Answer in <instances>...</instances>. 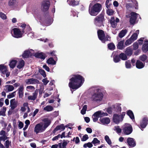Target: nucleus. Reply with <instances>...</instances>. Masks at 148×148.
Segmentation results:
<instances>
[{"label":"nucleus","mask_w":148,"mask_h":148,"mask_svg":"<svg viewBox=\"0 0 148 148\" xmlns=\"http://www.w3.org/2000/svg\"><path fill=\"white\" fill-rule=\"evenodd\" d=\"M25 65V62L22 59H20L17 63V67L18 69H21L23 68Z\"/></svg>","instance_id":"nucleus-21"},{"label":"nucleus","mask_w":148,"mask_h":148,"mask_svg":"<svg viewBox=\"0 0 148 148\" xmlns=\"http://www.w3.org/2000/svg\"><path fill=\"white\" fill-rule=\"evenodd\" d=\"M104 21V15L102 14H101L95 18L94 23L97 26H101L103 25Z\"/></svg>","instance_id":"nucleus-9"},{"label":"nucleus","mask_w":148,"mask_h":148,"mask_svg":"<svg viewBox=\"0 0 148 148\" xmlns=\"http://www.w3.org/2000/svg\"><path fill=\"white\" fill-rule=\"evenodd\" d=\"M127 115L132 119H134V116L131 110H129L127 112Z\"/></svg>","instance_id":"nucleus-40"},{"label":"nucleus","mask_w":148,"mask_h":148,"mask_svg":"<svg viewBox=\"0 0 148 148\" xmlns=\"http://www.w3.org/2000/svg\"><path fill=\"white\" fill-rule=\"evenodd\" d=\"M107 13L109 15H112L114 13V11L111 9H108L107 10Z\"/></svg>","instance_id":"nucleus-49"},{"label":"nucleus","mask_w":148,"mask_h":148,"mask_svg":"<svg viewBox=\"0 0 148 148\" xmlns=\"http://www.w3.org/2000/svg\"><path fill=\"white\" fill-rule=\"evenodd\" d=\"M119 57L120 58L123 60H127V59L126 55L123 53H121L120 54Z\"/></svg>","instance_id":"nucleus-38"},{"label":"nucleus","mask_w":148,"mask_h":148,"mask_svg":"<svg viewBox=\"0 0 148 148\" xmlns=\"http://www.w3.org/2000/svg\"><path fill=\"white\" fill-rule=\"evenodd\" d=\"M142 50L144 53H146L148 51V41H145V43L143 45Z\"/></svg>","instance_id":"nucleus-22"},{"label":"nucleus","mask_w":148,"mask_h":148,"mask_svg":"<svg viewBox=\"0 0 148 148\" xmlns=\"http://www.w3.org/2000/svg\"><path fill=\"white\" fill-rule=\"evenodd\" d=\"M102 8V5L99 3L95 4L92 6L90 5L89 8V13L91 16H96L100 12Z\"/></svg>","instance_id":"nucleus-4"},{"label":"nucleus","mask_w":148,"mask_h":148,"mask_svg":"<svg viewBox=\"0 0 148 148\" xmlns=\"http://www.w3.org/2000/svg\"><path fill=\"white\" fill-rule=\"evenodd\" d=\"M105 139L107 143L109 145H111L112 143V142L111 140L110 139L109 137L107 136L106 135L105 137Z\"/></svg>","instance_id":"nucleus-44"},{"label":"nucleus","mask_w":148,"mask_h":148,"mask_svg":"<svg viewBox=\"0 0 148 148\" xmlns=\"http://www.w3.org/2000/svg\"><path fill=\"white\" fill-rule=\"evenodd\" d=\"M42 81L43 82L44 84L45 85H46L49 82V80H47V78H45L42 79Z\"/></svg>","instance_id":"nucleus-61"},{"label":"nucleus","mask_w":148,"mask_h":148,"mask_svg":"<svg viewBox=\"0 0 148 148\" xmlns=\"http://www.w3.org/2000/svg\"><path fill=\"white\" fill-rule=\"evenodd\" d=\"M139 33V30H137L136 31L135 33H134L131 37L130 38L133 40V41H134L135 40H136L138 37V34Z\"/></svg>","instance_id":"nucleus-30"},{"label":"nucleus","mask_w":148,"mask_h":148,"mask_svg":"<svg viewBox=\"0 0 148 148\" xmlns=\"http://www.w3.org/2000/svg\"><path fill=\"white\" fill-rule=\"evenodd\" d=\"M65 128V127L63 124L57 126L54 129V131H56L59 130H63Z\"/></svg>","instance_id":"nucleus-37"},{"label":"nucleus","mask_w":148,"mask_h":148,"mask_svg":"<svg viewBox=\"0 0 148 148\" xmlns=\"http://www.w3.org/2000/svg\"><path fill=\"white\" fill-rule=\"evenodd\" d=\"M92 90L94 92L92 94L91 97V100L94 102H99L102 99L103 95L101 90L99 89L94 88Z\"/></svg>","instance_id":"nucleus-3"},{"label":"nucleus","mask_w":148,"mask_h":148,"mask_svg":"<svg viewBox=\"0 0 148 148\" xmlns=\"http://www.w3.org/2000/svg\"><path fill=\"white\" fill-rule=\"evenodd\" d=\"M23 123L21 121L19 122L18 124V127L20 129L23 128Z\"/></svg>","instance_id":"nucleus-64"},{"label":"nucleus","mask_w":148,"mask_h":148,"mask_svg":"<svg viewBox=\"0 0 148 148\" xmlns=\"http://www.w3.org/2000/svg\"><path fill=\"white\" fill-rule=\"evenodd\" d=\"M34 54V51L32 49L27 50L24 51L22 55V57L23 58H27L30 56L33 55Z\"/></svg>","instance_id":"nucleus-12"},{"label":"nucleus","mask_w":148,"mask_h":148,"mask_svg":"<svg viewBox=\"0 0 148 148\" xmlns=\"http://www.w3.org/2000/svg\"><path fill=\"white\" fill-rule=\"evenodd\" d=\"M147 58V56L146 55H143L140 56V59L142 61H145L146 60Z\"/></svg>","instance_id":"nucleus-54"},{"label":"nucleus","mask_w":148,"mask_h":148,"mask_svg":"<svg viewBox=\"0 0 148 148\" xmlns=\"http://www.w3.org/2000/svg\"><path fill=\"white\" fill-rule=\"evenodd\" d=\"M15 95V92H14L8 95V98L9 99H10L12 97H13Z\"/></svg>","instance_id":"nucleus-56"},{"label":"nucleus","mask_w":148,"mask_h":148,"mask_svg":"<svg viewBox=\"0 0 148 148\" xmlns=\"http://www.w3.org/2000/svg\"><path fill=\"white\" fill-rule=\"evenodd\" d=\"M60 135L59 134L58 136H56L52 138V140L54 141L57 140H58L59 138L60 137Z\"/></svg>","instance_id":"nucleus-63"},{"label":"nucleus","mask_w":148,"mask_h":148,"mask_svg":"<svg viewBox=\"0 0 148 148\" xmlns=\"http://www.w3.org/2000/svg\"><path fill=\"white\" fill-rule=\"evenodd\" d=\"M114 130L118 133H120L122 130L118 126L115 127Z\"/></svg>","instance_id":"nucleus-46"},{"label":"nucleus","mask_w":148,"mask_h":148,"mask_svg":"<svg viewBox=\"0 0 148 148\" xmlns=\"http://www.w3.org/2000/svg\"><path fill=\"white\" fill-rule=\"evenodd\" d=\"M14 87L11 85H7L5 86V90L6 92H9L12 91L14 90Z\"/></svg>","instance_id":"nucleus-27"},{"label":"nucleus","mask_w":148,"mask_h":148,"mask_svg":"<svg viewBox=\"0 0 148 148\" xmlns=\"http://www.w3.org/2000/svg\"><path fill=\"white\" fill-rule=\"evenodd\" d=\"M17 106V102L15 101V99H12L10 101V110H13L16 108Z\"/></svg>","instance_id":"nucleus-19"},{"label":"nucleus","mask_w":148,"mask_h":148,"mask_svg":"<svg viewBox=\"0 0 148 148\" xmlns=\"http://www.w3.org/2000/svg\"><path fill=\"white\" fill-rule=\"evenodd\" d=\"M97 34L99 39L103 43L110 39L109 36L108 35L105 36L104 32L102 30H98Z\"/></svg>","instance_id":"nucleus-6"},{"label":"nucleus","mask_w":148,"mask_h":148,"mask_svg":"<svg viewBox=\"0 0 148 148\" xmlns=\"http://www.w3.org/2000/svg\"><path fill=\"white\" fill-rule=\"evenodd\" d=\"M51 121L48 119H45L43 122L37 124L34 128V132L36 134L44 132L46 128L50 125Z\"/></svg>","instance_id":"nucleus-2"},{"label":"nucleus","mask_w":148,"mask_h":148,"mask_svg":"<svg viewBox=\"0 0 148 148\" xmlns=\"http://www.w3.org/2000/svg\"><path fill=\"white\" fill-rule=\"evenodd\" d=\"M24 87L23 85H21L18 88V94L20 98H22L23 95Z\"/></svg>","instance_id":"nucleus-26"},{"label":"nucleus","mask_w":148,"mask_h":148,"mask_svg":"<svg viewBox=\"0 0 148 148\" xmlns=\"http://www.w3.org/2000/svg\"><path fill=\"white\" fill-rule=\"evenodd\" d=\"M108 48L110 50H113L115 48V46L114 44L112 43H110L108 45Z\"/></svg>","instance_id":"nucleus-41"},{"label":"nucleus","mask_w":148,"mask_h":148,"mask_svg":"<svg viewBox=\"0 0 148 148\" xmlns=\"http://www.w3.org/2000/svg\"><path fill=\"white\" fill-rule=\"evenodd\" d=\"M24 33L25 32L24 30L21 31L20 29L17 28L13 29L11 32L12 36L16 38H21Z\"/></svg>","instance_id":"nucleus-5"},{"label":"nucleus","mask_w":148,"mask_h":148,"mask_svg":"<svg viewBox=\"0 0 148 148\" xmlns=\"http://www.w3.org/2000/svg\"><path fill=\"white\" fill-rule=\"evenodd\" d=\"M108 115L107 113L103 112L101 111H97L94 113L92 115V118L94 122L97 121L99 118L107 116Z\"/></svg>","instance_id":"nucleus-7"},{"label":"nucleus","mask_w":148,"mask_h":148,"mask_svg":"<svg viewBox=\"0 0 148 148\" xmlns=\"http://www.w3.org/2000/svg\"><path fill=\"white\" fill-rule=\"evenodd\" d=\"M100 123L104 125L108 124L110 122V120L108 117L100 118L99 119Z\"/></svg>","instance_id":"nucleus-18"},{"label":"nucleus","mask_w":148,"mask_h":148,"mask_svg":"<svg viewBox=\"0 0 148 148\" xmlns=\"http://www.w3.org/2000/svg\"><path fill=\"white\" fill-rule=\"evenodd\" d=\"M34 55L35 57L37 58H39L44 60L45 58V55L44 54L42 53H37L34 54Z\"/></svg>","instance_id":"nucleus-25"},{"label":"nucleus","mask_w":148,"mask_h":148,"mask_svg":"<svg viewBox=\"0 0 148 148\" xmlns=\"http://www.w3.org/2000/svg\"><path fill=\"white\" fill-rule=\"evenodd\" d=\"M124 42V40H122L118 43L117 46L118 49H122L124 47L123 45Z\"/></svg>","instance_id":"nucleus-32"},{"label":"nucleus","mask_w":148,"mask_h":148,"mask_svg":"<svg viewBox=\"0 0 148 148\" xmlns=\"http://www.w3.org/2000/svg\"><path fill=\"white\" fill-rule=\"evenodd\" d=\"M92 146V143H87L85 144L83 146V147L84 148H86L87 147H88L89 148H91Z\"/></svg>","instance_id":"nucleus-51"},{"label":"nucleus","mask_w":148,"mask_h":148,"mask_svg":"<svg viewBox=\"0 0 148 148\" xmlns=\"http://www.w3.org/2000/svg\"><path fill=\"white\" fill-rule=\"evenodd\" d=\"M99 142L100 141L96 138H95L92 142V143L94 144L95 145H96L97 143H99Z\"/></svg>","instance_id":"nucleus-52"},{"label":"nucleus","mask_w":148,"mask_h":148,"mask_svg":"<svg viewBox=\"0 0 148 148\" xmlns=\"http://www.w3.org/2000/svg\"><path fill=\"white\" fill-rule=\"evenodd\" d=\"M125 113L123 112L120 114H114L113 116V120L114 122L116 124H118L122 122L125 115Z\"/></svg>","instance_id":"nucleus-8"},{"label":"nucleus","mask_w":148,"mask_h":148,"mask_svg":"<svg viewBox=\"0 0 148 148\" xmlns=\"http://www.w3.org/2000/svg\"><path fill=\"white\" fill-rule=\"evenodd\" d=\"M47 63L49 64L55 65L56 62L52 58H50L47 61Z\"/></svg>","instance_id":"nucleus-33"},{"label":"nucleus","mask_w":148,"mask_h":148,"mask_svg":"<svg viewBox=\"0 0 148 148\" xmlns=\"http://www.w3.org/2000/svg\"><path fill=\"white\" fill-rule=\"evenodd\" d=\"M145 66V64L139 60H137L136 63V67L139 69L143 68Z\"/></svg>","instance_id":"nucleus-28"},{"label":"nucleus","mask_w":148,"mask_h":148,"mask_svg":"<svg viewBox=\"0 0 148 148\" xmlns=\"http://www.w3.org/2000/svg\"><path fill=\"white\" fill-rule=\"evenodd\" d=\"M148 123V120L147 118H143V121L141 122L140 128L141 130H143L142 129L145 128Z\"/></svg>","instance_id":"nucleus-17"},{"label":"nucleus","mask_w":148,"mask_h":148,"mask_svg":"<svg viewBox=\"0 0 148 148\" xmlns=\"http://www.w3.org/2000/svg\"><path fill=\"white\" fill-rule=\"evenodd\" d=\"M68 3L70 5H78L79 3L77 1H75V0H69L67 1Z\"/></svg>","instance_id":"nucleus-34"},{"label":"nucleus","mask_w":148,"mask_h":148,"mask_svg":"<svg viewBox=\"0 0 148 148\" xmlns=\"http://www.w3.org/2000/svg\"><path fill=\"white\" fill-rule=\"evenodd\" d=\"M121 104H117V105H116V108L117 109V111L118 112H120L121 110V108L120 106Z\"/></svg>","instance_id":"nucleus-60"},{"label":"nucleus","mask_w":148,"mask_h":148,"mask_svg":"<svg viewBox=\"0 0 148 148\" xmlns=\"http://www.w3.org/2000/svg\"><path fill=\"white\" fill-rule=\"evenodd\" d=\"M87 109V106L86 105H84L81 111V113L82 114H86V111Z\"/></svg>","instance_id":"nucleus-43"},{"label":"nucleus","mask_w":148,"mask_h":148,"mask_svg":"<svg viewBox=\"0 0 148 148\" xmlns=\"http://www.w3.org/2000/svg\"><path fill=\"white\" fill-rule=\"evenodd\" d=\"M114 61L115 62L117 63L120 61V59L118 56H116L114 57Z\"/></svg>","instance_id":"nucleus-48"},{"label":"nucleus","mask_w":148,"mask_h":148,"mask_svg":"<svg viewBox=\"0 0 148 148\" xmlns=\"http://www.w3.org/2000/svg\"><path fill=\"white\" fill-rule=\"evenodd\" d=\"M132 128L131 125L126 124L123 126V131L125 134H129L132 133Z\"/></svg>","instance_id":"nucleus-10"},{"label":"nucleus","mask_w":148,"mask_h":148,"mask_svg":"<svg viewBox=\"0 0 148 148\" xmlns=\"http://www.w3.org/2000/svg\"><path fill=\"white\" fill-rule=\"evenodd\" d=\"M69 141L68 140H64L62 143L58 144V146L60 148H66V146Z\"/></svg>","instance_id":"nucleus-20"},{"label":"nucleus","mask_w":148,"mask_h":148,"mask_svg":"<svg viewBox=\"0 0 148 148\" xmlns=\"http://www.w3.org/2000/svg\"><path fill=\"white\" fill-rule=\"evenodd\" d=\"M27 109V112L29 113L30 111V109L28 106V103L27 102H24L23 103L22 106L21 107L20 110L23 112H25Z\"/></svg>","instance_id":"nucleus-15"},{"label":"nucleus","mask_w":148,"mask_h":148,"mask_svg":"<svg viewBox=\"0 0 148 148\" xmlns=\"http://www.w3.org/2000/svg\"><path fill=\"white\" fill-rule=\"evenodd\" d=\"M134 41L130 38L127 40L125 42V44L126 46H128L131 44Z\"/></svg>","instance_id":"nucleus-45"},{"label":"nucleus","mask_w":148,"mask_h":148,"mask_svg":"<svg viewBox=\"0 0 148 148\" xmlns=\"http://www.w3.org/2000/svg\"><path fill=\"white\" fill-rule=\"evenodd\" d=\"M17 63V62L16 60L12 59L10 61L9 65L11 68L13 69L16 66Z\"/></svg>","instance_id":"nucleus-23"},{"label":"nucleus","mask_w":148,"mask_h":148,"mask_svg":"<svg viewBox=\"0 0 148 148\" xmlns=\"http://www.w3.org/2000/svg\"><path fill=\"white\" fill-rule=\"evenodd\" d=\"M0 17L3 19H5L6 18V15L4 13L1 12L0 13Z\"/></svg>","instance_id":"nucleus-55"},{"label":"nucleus","mask_w":148,"mask_h":148,"mask_svg":"<svg viewBox=\"0 0 148 148\" xmlns=\"http://www.w3.org/2000/svg\"><path fill=\"white\" fill-rule=\"evenodd\" d=\"M125 52L127 55L130 56L132 53V51L130 47H128L126 49Z\"/></svg>","instance_id":"nucleus-36"},{"label":"nucleus","mask_w":148,"mask_h":148,"mask_svg":"<svg viewBox=\"0 0 148 148\" xmlns=\"http://www.w3.org/2000/svg\"><path fill=\"white\" fill-rule=\"evenodd\" d=\"M49 2H44L42 5V10L44 11H47L49 8Z\"/></svg>","instance_id":"nucleus-24"},{"label":"nucleus","mask_w":148,"mask_h":148,"mask_svg":"<svg viewBox=\"0 0 148 148\" xmlns=\"http://www.w3.org/2000/svg\"><path fill=\"white\" fill-rule=\"evenodd\" d=\"M44 110L48 112L51 111L53 110V108L50 106H47L44 108Z\"/></svg>","instance_id":"nucleus-39"},{"label":"nucleus","mask_w":148,"mask_h":148,"mask_svg":"<svg viewBox=\"0 0 148 148\" xmlns=\"http://www.w3.org/2000/svg\"><path fill=\"white\" fill-rule=\"evenodd\" d=\"M11 143V142H10L8 140H7L5 141L4 145L6 148H9L10 145Z\"/></svg>","instance_id":"nucleus-53"},{"label":"nucleus","mask_w":148,"mask_h":148,"mask_svg":"<svg viewBox=\"0 0 148 148\" xmlns=\"http://www.w3.org/2000/svg\"><path fill=\"white\" fill-rule=\"evenodd\" d=\"M35 89V87L33 86H29L26 87V90L28 92H32Z\"/></svg>","instance_id":"nucleus-35"},{"label":"nucleus","mask_w":148,"mask_h":148,"mask_svg":"<svg viewBox=\"0 0 148 148\" xmlns=\"http://www.w3.org/2000/svg\"><path fill=\"white\" fill-rule=\"evenodd\" d=\"M125 67L127 69H130L131 68V64L129 61H127L125 62Z\"/></svg>","instance_id":"nucleus-47"},{"label":"nucleus","mask_w":148,"mask_h":148,"mask_svg":"<svg viewBox=\"0 0 148 148\" xmlns=\"http://www.w3.org/2000/svg\"><path fill=\"white\" fill-rule=\"evenodd\" d=\"M16 3L15 0H10L8 2V5L10 6H12L15 5Z\"/></svg>","instance_id":"nucleus-42"},{"label":"nucleus","mask_w":148,"mask_h":148,"mask_svg":"<svg viewBox=\"0 0 148 148\" xmlns=\"http://www.w3.org/2000/svg\"><path fill=\"white\" fill-rule=\"evenodd\" d=\"M88 135L87 134H85L83 136L82 140V141H85L88 139Z\"/></svg>","instance_id":"nucleus-57"},{"label":"nucleus","mask_w":148,"mask_h":148,"mask_svg":"<svg viewBox=\"0 0 148 148\" xmlns=\"http://www.w3.org/2000/svg\"><path fill=\"white\" fill-rule=\"evenodd\" d=\"M37 95V92H35L33 93V95L29 96L27 98L29 100H34L36 99Z\"/></svg>","instance_id":"nucleus-29"},{"label":"nucleus","mask_w":148,"mask_h":148,"mask_svg":"<svg viewBox=\"0 0 148 148\" xmlns=\"http://www.w3.org/2000/svg\"><path fill=\"white\" fill-rule=\"evenodd\" d=\"M25 82L28 85L38 84L39 83L38 80L33 78L27 79L25 80Z\"/></svg>","instance_id":"nucleus-11"},{"label":"nucleus","mask_w":148,"mask_h":148,"mask_svg":"<svg viewBox=\"0 0 148 148\" xmlns=\"http://www.w3.org/2000/svg\"><path fill=\"white\" fill-rule=\"evenodd\" d=\"M126 142L128 145L131 147H134L136 145L135 141L132 138H128L127 139Z\"/></svg>","instance_id":"nucleus-16"},{"label":"nucleus","mask_w":148,"mask_h":148,"mask_svg":"<svg viewBox=\"0 0 148 148\" xmlns=\"http://www.w3.org/2000/svg\"><path fill=\"white\" fill-rule=\"evenodd\" d=\"M43 67L47 71L49 72L50 71L49 68L46 65H44L43 66Z\"/></svg>","instance_id":"nucleus-62"},{"label":"nucleus","mask_w":148,"mask_h":148,"mask_svg":"<svg viewBox=\"0 0 148 148\" xmlns=\"http://www.w3.org/2000/svg\"><path fill=\"white\" fill-rule=\"evenodd\" d=\"M39 71L40 74L42 75L43 77H46V75L45 72L44 70L42 69H39Z\"/></svg>","instance_id":"nucleus-50"},{"label":"nucleus","mask_w":148,"mask_h":148,"mask_svg":"<svg viewBox=\"0 0 148 148\" xmlns=\"http://www.w3.org/2000/svg\"><path fill=\"white\" fill-rule=\"evenodd\" d=\"M7 138V137L5 136H3L0 137V143H1V141H4Z\"/></svg>","instance_id":"nucleus-59"},{"label":"nucleus","mask_w":148,"mask_h":148,"mask_svg":"<svg viewBox=\"0 0 148 148\" xmlns=\"http://www.w3.org/2000/svg\"><path fill=\"white\" fill-rule=\"evenodd\" d=\"M127 32L126 29H123L121 30L119 34V36L120 38L123 37Z\"/></svg>","instance_id":"nucleus-31"},{"label":"nucleus","mask_w":148,"mask_h":148,"mask_svg":"<svg viewBox=\"0 0 148 148\" xmlns=\"http://www.w3.org/2000/svg\"><path fill=\"white\" fill-rule=\"evenodd\" d=\"M119 19L117 18L115 19L114 17H112L111 18L110 20V23L111 24V26L113 28H115L117 25V23L119 22Z\"/></svg>","instance_id":"nucleus-14"},{"label":"nucleus","mask_w":148,"mask_h":148,"mask_svg":"<svg viewBox=\"0 0 148 148\" xmlns=\"http://www.w3.org/2000/svg\"><path fill=\"white\" fill-rule=\"evenodd\" d=\"M133 45L134 50H136L138 48V45L137 42H135L134 43Z\"/></svg>","instance_id":"nucleus-58"},{"label":"nucleus","mask_w":148,"mask_h":148,"mask_svg":"<svg viewBox=\"0 0 148 148\" xmlns=\"http://www.w3.org/2000/svg\"><path fill=\"white\" fill-rule=\"evenodd\" d=\"M131 16L130 19V22L132 24H134L136 21L138 16V14L134 12H131Z\"/></svg>","instance_id":"nucleus-13"},{"label":"nucleus","mask_w":148,"mask_h":148,"mask_svg":"<svg viewBox=\"0 0 148 148\" xmlns=\"http://www.w3.org/2000/svg\"><path fill=\"white\" fill-rule=\"evenodd\" d=\"M70 81L69 83V87L72 89H77L82 85L84 79L82 76L76 75H73L70 79Z\"/></svg>","instance_id":"nucleus-1"}]
</instances>
